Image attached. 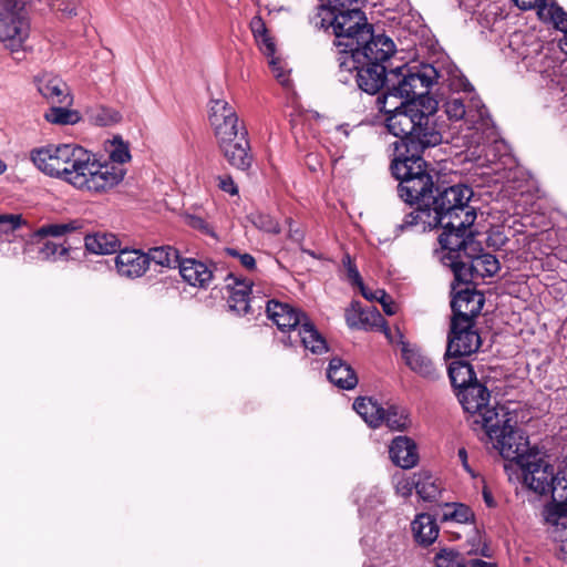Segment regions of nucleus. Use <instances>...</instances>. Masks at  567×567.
<instances>
[{
	"label": "nucleus",
	"instance_id": "obj_3",
	"mask_svg": "<svg viewBox=\"0 0 567 567\" xmlns=\"http://www.w3.org/2000/svg\"><path fill=\"white\" fill-rule=\"evenodd\" d=\"M484 420V432L493 447L508 461L517 464L526 458L536 447L529 446L528 436L517 427L518 417L515 411L501 409V412L488 411Z\"/></svg>",
	"mask_w": 567,
	"mask_h": 567
},
{
	"label": "nucleus",
	"instance_id": "obj_50",
	"mask_svg": "<svg viewBox=\"0 0 567 567\" xmlns=\"http://www.w3.org/2000/svg\"><path fill=\"white\" fill-rule=\"evenodd\" d=\"M68 254V249L59 244L53 241H47L39 250V256L44 260H54L58 257H63Z\"/></svg>",
	"mask_w": 567,
	"mask_h": 567
},
{
	"label": "nucleus",
	"instance_id": "obj_59",
	"mask_svg": "<svg viewBox=\"0 0 567 567\" xmlns=\"http://www.w3.org/2000/svg\"><path fill=\"white\" fill-rule=\"evenodd\" d=\"M379 302L381 303L383 311L388 316H393L396 313L398 305L392 300V298L386 292L385 297L382 298Z\"/></svg>",
	"mask_w": 567,
	"mask_h": 567
},
{
	"label": "nucleus",
	"instance_id": "obj_20",
	"mask_svg": "<svg viewBox=\"0 0 567 567\" xmlns=\"http://www.w3.org/2000/svg\"><path fill=\"white\" fill-rule=\"evenodd\" d=\"M385 334L391 343L396 342L400 346L401 357L413 372L430 380L439 377V371L432 360L417 346L406 342L399 330L396 331L398 341L391 337L388 330H385Z\"/></svg>",
	"mask_w": 567,
	"mask_h": 567
},
{
	"label": "nucleus",
	"instance_id": "obj_56",
	"mask_svg": "<svg viewBox=\"0 0 567 567\" xmlns=\"http://www.w3.org/2000/svg\"><path fill=\"white\" fill-rule=\"evenodd\" d=\"M260 50L264 52L267 56H274L276 47L275 42L269 35V33L266 34V37H259V40H256Z\"/></svg>",
	"mask_w": 567,
	"mask_h": 567
},
{
	"label": "nucleus",
	"instance_id": "obj_57",
	"mask_svg": "<svg viewBox=\"0 0 567 567\" xmlns=\"http://www.w3.org/2000/svg\"><path fill=\"white\" fill-rule=\"evenodd\" d=\"M218 187L223 192H225L231 196L238 194V187L230 176H224V177L219 176L218 177Z\"/></svg>",
	"mask_w": 567,
	"mask_h": 567
},
{
	"label": "nucleus",
	"instance_id": "obj_35",
	"mask_svg": "<svg viewBox=\"0 0 567 567\" xmlns=\"http://www.w3.org/2000/svg\"><path fill=\"white\" fill-rule=\"evenodd\" d=\"M417 495L425 502H435L442 493V483L427 471H421L416 475Z\"/></svg>",
	"mask_w": 567,
	"mask_h": 567
},
{
	"label": "nucleus",
	"instance_id": "obj_21",
	"mask_svg": "<svg viewBox=\"0 0 567 567\" xmlns=\"http://www.w3.org/2000/svg\"><path fill=\"white\" fill-rule=\"evenodd\" d=\"M68 144L47 145L31 151L30 158L35 167L43 174L59 178L62 169V163L66 157Z\"/></svg>",
	"mask_w": 567,
	"mask_h": 567
},
{
	"label": "nucleus",
	"instance_id": "obj_41",
	"mask_svg": "<svg viewBox=\"0 0 567 567\" xmlns=\"http://www.w3.org/2000/svg\"><path fill=\"white\" fill-rule=\"evenodd\" d=\"M66 106L68 105L50 107L45 112L44 118L52 124L59 125H69L78 123L80 121L79 112L70 110Z\"/></svg>",
	"mask_w": 567,
	"mask_h": 567
},
{
	"label": "nucleus",
	"instance_id": "obj_23",
	"mask_svg": "<svg viewBox=\"0 0 567 567\" xmlns=\"http://www.w3.org/2000/svg\"><path fill=\"white\" fill-rule=\"evenodd\" d=\"M247 134V130L243 128L240 136L218 144L226 161L233 167L241 171L250 168L254 161Z\"/></svg>",
	"mask_w": 567,
	"mask_h": 567
},
{
	"label": "nucleus",
	"instance_id": "obj_51",
	"mask_svg": "<svg viewBox=\"0 0 567 567\" xmlns=\"http://www.w3.org/2000/svg\"><path fill=\"white\" fill-rule=\"evenodd\" d=\"M342 265L346 269L347 279L351 285L359 287L363 284L362 277L349 254L343 256Z\"/></svg>",
	"mask_w": 567,
	"mask_h": 567
},
{
	"label": "nucleus",
	"instance_id": "obj_1",
	"mask_svg": "<svg viewBox=\"0 0 567 567\" xmlns=\"http://www.w3.org/2000/svg\"><path fill=\"white\" fill-rule=\"evenodd\" d=\"M440 245L447 254L443 256L445 265L451 267L458 284H472L492 277L499 270L497 258L482 252L481 243L475 240L473 230L465 235L447 234L439 237Z\"/></svg>",
	"mask_w": 567,
	"mask_h": 567
},
{
	"label": "nucleus",
	"instance_id": "obj_6",
	"mask_svg": "<svg viewBox=\"0 0 567 567\" xmlns=\"http://www.w3.org/2000/svg\"><path fill=\"white\" fill-rule=\"evenodd\" d=\"M437 79L439 72L431 64L403 65L390 72L388 95L427 104V93Z\"/></svg>",
	"mask_w": 567,
	"mask_h": 567
},
{
	"label": "nucleus",
	"instance_id": "obj_45",
	"mask_svg": "<svg viewBox=\"0 0 567 567\" xmlns=\"http://www.w3.org/2000/svg\"><path fill=\"white\" fill-rule=\"evenodd\" d=\"M547 13L554 23L555 28L564 32V38L560 40L561 50H567V12L563 8L551 4L547 9Z\"/></svg>",
	"mask_w": 567,
	"mask_h": 567
},
{
	"label": "nucleus",
	"instance_id": "obj_60",
	"mask_svg": "<svg viewBox=\"0 0 567 567\" xmlns=\"http://www.w3.org/2000/svg\"><path fill=\"white\" fill-rule=\"evenodd\" d=\"M269 64H270L271 71L275 74V76L282 84H285L288 81V76H287L286 72L282 70V68L280 65V62L278 60H276V59H271Z\"/></svg>",
	"mask_w": 567,
	"mask_h": 567
},
{
	"label": "nucleus",
	"instance_id": "obj_10",
	"mask_svg": "<svg viewBox=\"0 0 567 567\" xmlns=\"http://www.w3.org/2000/svg\"><path fill=\"white\" fill-rule=\"evenodd\" d=\"M518 465L523 471L524 482L538 494L551 492L555 495L561 482H566L565 478L555 475L554 466L548 463L546 455L538 449L523 458Z\"/></svg>",
	"mask_w": 567,
	"mask_h": 567
},
{
	"label": "nucleus",
	"instance_id": "obj_28",
	"mask_svg": "<svg viewBox=\"0 0 567 567\" xmlns=\"http://www.w3.org/2000/svg\"><path fill=\"white\" fill-rule=\"evenodd\" d=\"M178 268L182 278L193 287L205 289L214 278L210 267L193 258L182 260Z\"/></svg>",
	"mask_w": 567,
	"mask_h": 567
},
{
	"label": "nucleus",
	"instance_id": "obj_2",
	"mask_svg": "<svg viewBox=\"0 0 567 567\" xmlns=\"http://www.w3.org/2000/svg\"><path fill=\"white\" fill-rule=\"evenodd\" d=\"M59 179L74 188L91 194H104L117 186L125 171L110 163L95 159L90 152L76 144H68Z\"/></svg>",
	"mask_w": 567,
	"mask_h": 567
},
{
	"label": "nucleus",
	"instance_id": "obj_25",
	"mask_svg": "<svg viewBox=\"0 0 567 567\" xmlns=\"http://www.w3.org/2000/svg\"><path fill=\"white\" fill-rule=\"evenodd\" d=\"M114 261L117 274L128 279L140 278L148 269V258L138 249H120Z\"/></svg>",
	"mask_w": 567,
	"mask_h": 567
},
{
	"label": "nucleus",
	"instance_id": "obj_49",
	"mask_svg": "<svg viewBox=\"0 0 567 567\" xmlns=\"http://www.w3.org/2000/svg\"><path fill=\"white\" fill-rule=\"evenodd\" d=\"M226 255L238 259L239 265L247 271H256L257 270V264L256 259L252 255L248 252L240 251L236 248H226L225 249Z\"/></svg>",
	"mask_w": 567,
	"mask_h": 567
},
{
	"label": "nucleus",
	"instance_id": "obj_24",
	"mask_svg": "<svg viewBox=\"0 0 567 567\" xmlns=\"http://www.w3.org/2000/svg\"><path fill=\"white\" fill-rule=\"evenodd\" d=\"M266 312L268 318L282 332H292L301 324L307 316L293 308L289 303L280 302L274 299L266 301Z\"/></svg>",
	"mask_w": 567,
	"mask_h": 567
},
{
	"label": "nucleus",
	"instance_id": "obj_4",
	"mask_svg": "<svg viewBox=\"0 0 567 567\" xmlns=\"http://www.w3.org/2000/svg\"><path fill=\"white\" fill-rule=\"evenodd\" d=\"M436 194L433 195L430 203L435 212L440 214V220L444 231L440 236L447 234L465 235L472 230V226L477 217L476 210L470 205L473 195L471 188L465 185H453L449 187H435Z\"/></svg>",
	"mask_w": 567,
	"mask_h": 567
},
{
	"label": "nucleus",
	"instance_id": "obj_26",
	"mask_svg": "<svg viewBox=\"0 0 567 567\" xmlns=\"http://www.w3.org/2000/svg\"><path fill=\"white\" fill-rule=\"evenodd\" d=\"M38 91L52 104L71 105L72 96L66 83L56 75L42 74L37 78Z\"/></svg>",
	"mask_w": 567,
	"mask_h": 567
},
{
	"label": "nucleus",
	"instance_id": "obj_14",
	"mask_svg": "<svg viewBox=\"0 0 567 567\" xmlns=\"http://www.w3.org/2000/svg\"><path fill=\"white\" fill-rule=\"evenodd\" d=\"M451 289L452 319L474 322V319L481 313L484 306V295L474 287H471V284H458L455 279L451 285Z\"/></svg>",
	"mask_w": 567,
	"mask_h": 567
},
{
	"label": "nucleus",
	"instance_id": "obj_15",
	"mask_svg": "<svg viewBox=\"0 0 567 567\" xmlns=\"http://www.w3.org/2000/svg\"><path fill=\"white\" fill-rule=\"evenodd\" d=\"M482 344L475 330V323L466 320L452 319L449 333L446 357H464L476 352Z\"/></svg>",
	"mask_w": 567,
	"mask_h": 567
},
{
	"label": "nucleus",
	"instance_id": "obj_30",
	"mask_svg": "<svg viewBox=\"0 0 567 567\" xmlns=\"http://www.w3.org/2000/svg\"><path fill=\"white\" fill-rule=\"evenodd\" d=\"M327 377L331 383L343 390H352L358 384L355 371L340 358H332L330 360Z\"/></svg>",
	"mask_w": 567,
	"mask_h": 567
},
{
	"label": "nucleus",
	"instance_id": "obj_55",
	"mask_svg": "<svg viewBox=\"0 0 567 567\" xmlns=\"http://www.w3.org/2000/svg\"><path fill=\"white\" fill-rule=\"evenodd\" d=\"M250 29L256 40H259V37H266L268 33V29L260 17H254L251 19Z\"/></svg>",
	"mask_w": 567,
	"mask_h": 567
},
{
	"label": "nucleus",
	"instance_id": "obj_63",
	"mask_svg": "<svg viewBox=\"0 0 567 567\" xmlns=\"http://www.w3.org/2000/svg\"><path fill=\"white\" fill-rule=\"evenodd\" d=\"M457 456H458L460 461L462 462L463 467L467 472H471V468H470V465H468V462H467V452H466V450L464 447L458 450Z\"/></svg>",
	"mask_w": 567,
	"mask_h": 567
},
{
	"label": "nucleus",
	"instance_id": "obj_64",
	"mask_svg": "<svg viewBox=\"0 0 567 567\" xmlns=\"http://www.w3.org/2000/svg\"><path fill=\"white\" fill-rule=\"evenodd\" d=\"M471 567H496V564L484 561L482 559H472L468 561Z\"/></svg>",
	"mask_w": 567,
	"mask_h": 567
},
{
	"label": "nucleus",
	"instance_id": "obj_31",
	"mask_svg": "<svg viewBox=\"0 0 567 567\" xmlns=\"http://www.w3.org/2000/svg\"><path fill=\"white\" fill-rule=\"evenodd\" d=\"M85 248L97 255H109L120 251L121 241L113 233L97 231L86 235L84 238Z\"/></svg>",
	"mask_w": 567,
	"mask_h": 567
},
{
	"label": "nucleus",
	"instance_id": "obj_38",
	"mask_svg": "<svg viewBox=\"0 0 567 567\" xmlns=\"http://www.w3.org/2000/svg\"><path fill=\"white\" fill-rule=\"evenodd\" d=\"M145 255L148 258V264L153 261L156 265L166 268L179 267L182 261L177 249L172 246L154 247L151 248Z\"/></svg>",
	"mask_w": 567,
	"mask_h": 567
},
{
	"label": "nucleus",
	"instance_id": "obj_13",
	"mask_svg": "<svg viewBox=\"0 0 567 567\" xmlns=\"http://www.w3.org/2000/svg\"><path fill=\"white\" fill-rule=\"evenodd\" d=\"M208 118L218 144L240 136L245 128L239 125L235 109L221 99L210 101Z\"/></svg>",
	"mask_w": 567,
	"mask_h": 567
},
{
	"label": "nucleus",
	"instance_id": "obj_22",
	"mask_svg": "<svg viewBox=\"0 0 567 567\" xmlns=\"http://www.w3.org/2000/svg\"><path fill=\"white\" fill-rule=\"evenodd\" d=\"M417 207L405 214L402 223L399 225L400 230H412L416 233H425L437 226H442L440 214L435 212L432 203H416Z\"/></svg>",
	"mask_w": 567,
	"mask_h": 567
},
{
	"label": "nucleus",
	"instance_id": "obj_18",
	"mask_svg": "<svg viewBox=\"0 0 567 567\" xmlns=\"http://www.w3.org/2000/svg\"><path fill=\"white\" fill-rule=\"evenodd\" d=\"M444 109L450 120H463L468 128L480 130L488 126L487 110L480 100L473 99L468 105H465L461 97H450L444 103Z\"/></svg>",
	"mask_w": 567,
	"mask_h": 567
},
{
	"label": "nucleus",
	"instance_id": "obj_40",
	"mask_svg": "<svg viewBox=\"0 0 567 567\" xmlns=\"http://www.w3.org/2000/svg\"><path fill=\"white\" fill-rule=\"evenodd\" d=\"M82 227L81 221L72 220L61 224H47L38 228L34 233L35 237H62L66 234L73 233Z\"/></svg>",
	"mask_w": 567,
	"mask_h": 567
},
{
	"label": "nucleus",
	"instance_id": "obj_16",
	"mask_svg": "<svg viewBox=\"0 0 567 567\" xmlns=\"http://www.w3.org/2000/svg\"><path fill=\"white\" fill-rule=\"evenodd\" d=\"M457 398L465 412L471 414L472 423L484 427V417L488 411L501 412V409H507L504 405L489 406L491 393L486 386L474 382L457 392Z\"/></svg>",
	"mask_w": 567,
	"mask_h": 567
},
{
	"label": "nucleus",
	"instance_id": "obj_9",
	"mask_svg": "<svg viewBox=\"0 0 567 567\" xmlns=\"http://www.w3.org/2000/svg\"><path fill=\"white\" fill-rule=\"evenodd\" d=\"M437 102L427 99V104H422L408 142L403 143L409 155L421 153L429 147L442 142L441 126L437 123Z\"/></svg>",
	"mask_w": 567,
	"mask_h": 567
},
{
	"label": "nucleus",
	"instance_id": "obj_11",
	"mask_svg": "<svg viewBox=\"0 0 567 567\" xmlns=\"http://www.w3.org/2000/svg\"><path fill=\"white\" fill-rule=\"evenodd\" d=\"M369 35L351 52H344L341 56H337L338 63L343 66H354L360 62L383 64L394 54L395 44L391 38L385 34L375 35L372 29L369 31Z\"/></svg>",
	"mask_w": 567,
	"mask_h": 567
},
{
	"label": "nucleus",
	"instance_id": "obj_43",
	"mask_svg": "<svg viewBox=\"0 0 567 567\" xmlns=\"http://www.w3.org/2000/svg\"><path fill=\"white\" fill-rule=\"evenodd\" d=\"M442 518L443 520H454L465 524L474 519V513L464 504H446Z\"/></svg>",
	"mask_w": 567,
	"mask_h": 567
},
{
	"label": "nucleus",
	"instance_id": "obj_37",
	"mask_svg": "<svg viewBox=\"0 0 567 567\" xmlns=\"http://www.w3.org/2000/svg\"><path fill=\"white\" fill-rule=\"evenodd\" d=\"M553 497V502L546 504L543 509L544 520L556 528L560 525L565 527L567 522V495H559V497H564L560 502H556L555 495Z\"/></svg>",
	"mask_w": 567,
	"mask_h": 567
},
{
	"label": "nucleus",
	"instance_id": "obj_8",
	"mask_svg": "<svg viewBox=\"0 0 567 567\" xmlns=\"http://www.w3.org/2000/svg\"><path fill=\"white\" fill-rule=\"evenodd\" d=\"M30 22L22 0H0V43L10 52L24 49Z\"/></svg>",
	"mask_w": 567,
	"mask_h": 567
},
{
	"label": "nucleus",
	"instance_id": "obj_46",
	"mask_svg": "<svg viewBox=\"0 0 567 567\" xmlns=\"http://www.w3.org/2000/svg\"><path fill=\"white\" fill-rule=\"evenodd\" d=\"M417 473L413 474V476H406L404 474H398L394 476V487L399 495L403 497H409L412 495L413 489L416 491L417 486Z\"/></svg>",
	"mask_w": 567,
	"mask_h": 567
},
{
	"label": "nucleus",
	"instance_id": "obj_32",
	"mask_svg": "<svg viewBox=\"0 0 567 567\" xmlns=\"http://www.w3.org/2000/svg\"><path fill=\"white\" fill-rule=\"evenodd\" d=\"M412 532L415 540L424 546L431 545L439 536V526L430 514H419L412 522Z\"/></svg>",
	"mask_w": 567,
	"mask_h": 567
},
{
	"label": "nucleus",
	"instance_id": "obj_53",
	"mask_svg": "<svg viewBox=\"0 0 567 567\" xmlns=\"http://www.w3.org/2000/svg\"><path fill=\"white\" fill-rule=\"evenodd\" d=\"M254 223L258 228H260L267 233H271V234L280 233L279 224L267 215H258L256 217V219L254 220Z\"/></svg>",
	"mask_w": 567,
	"mask_h": 567
},
{
	"label": "nucleus",
	"instance_id": "obj_47",
	"mask_svg": "<svg viewBox=\"0 0 567 567\" xmlns=\"http://www.w3.org/2000/svg\"><path fill=\"white\" fill-rule=\"evenodd\" d=\"M27 220L21 214H0V231L4 234L13 233L14 230L27 226Z\"/></svg>",
	"mask_w": 567,
	"mask_h": 567
},
{
	"label": "nucleus",
	"instance_id": "obj_44",
	"mask_svg": "<svg viewBox=\"0 0 567 567\" xmlns=\"http://www.w3.org/2000/svg\"><path fill=\"white\" fill-rule=\"evenodd\" d=\"M435 567H467L464 557L453 549L443 548L435 554Z\"/></svg>",
	"mask_w": 567,
	"mask_h": 567
},
{
	"label": "nucleus",
	"instance_id": "obj_39",
	"mask_svg": "<svg viewBox=\"0 0 567 567\" xmlns=\"http://www.w3.org/2000/svg\"><path fill=\"white\" fill-rule=\"evenodd\" d=\"M411 421L404 408L390 405L383 410L382 424H385L392 431H404L409 427Z\"/></svg>",
	"mask_w": 567,
	"mask_h": 567
},
{
	"label": "nucleus",
	"instance_id": "obj_29",
	"mask_svg": "<svg viewBox=\"0 0 567 567\" xmlns=\"http://www.w3.org/2000/svg\"><path fill=\"white\" fill-rule=\"evenodd\" d=\"M390 458L401 468H412L417 464L419 454L415 443L408 436H396L389 450Z\"/></svg>",
	"mask_w": 567,
	"mask_h": 567
},
{
	"label": "nucleus",
	"instance_id": "obj_7",
	"mask_svg": "<svg viewBox=\"0 0 567 567\" xmlns=\"http://www.w3.org/2000/svg\"><path fill=\"white\" fill-rule=\"evenodd\" d=\"M333 8L331 28L336 35L334 44L340 49L338 56H341L344 52H351L352 49L368 39L372 27L367 22L360 6Z\"/></svg>",
	"mask_w": 567,
	"mask_h": 567
},
{
	"label": "nucleus",
	"instance_id": "obj_36",
	"mask_svg": "<svg viewBox=\"0 0 567 567\" xmlns=\"http://www.w3.org/2000/svg\"><path fill=\"white\" fill-rule=\"evenodd\" d=\"M447 372L452 385L455 389H458V391L474 382H477L473 368L467 362L458 360L453 361L449 364Z\"/></svg>",
	"mask_w": 567,
	"mask_h": 567
},
{
	"label": "nucleus",
	"instance_id": "obj_12",
	"mask_svg": "<svg viewBox=\"0 0 567 567\" xmlns=\"http://www.w3.org/2000/svg\"><path fill=\"white\" fill-rule=\"evenodd\" d=\"M339 73L341 82H349L351 75L358 87L370 95L377 94L389 78H386L385 66L379 63L360 62L354 66H343L339 64Z\"/></svg>",
	"mask_w": 567,
	"mask_h": 567
},
{
	"label": "nucleus",
	"instance_id": "obj_34",
	"mask_svg": "<svg viewBox=\"0 0 567 567\" xmlns=\"http://www.w3.org/2000/svg\"><path fill=\"white\" fill-rule=\"evenodd\" d=\"M355 412L372 427L382 425V413L384 408L371 398H358L353 402Z\"/></svg>",
	"mask_w": 567,
	"mask_h": 567
},
{
	"label": "nucleus",
	"instance_id": "obj_19",
	"mask_svg": "<svg viewBox=\"0 0 567 567\" xmlns=\"http://www.w3.org/2000/svg\"><path fill=\"white\" fill-rule=\"evenodd\" d=\"M421 105V102H402L393 111H388L390 115L386 117V127L391 134L400 137V141L394 143L396 150L400 146L403 147V143L409 141Z\"/></svg>",
	"mask_w": 567,
	"mask_h": 567
},
{
	"label": "nucleus",
	"instance_id": "obj_33",
	"mask_svg": "<svg viewBox=\"0 0 567 567\" xmlns=\"http://www.w3.org/2000/svg\"><path fill=\"white\" fill-rule=\"evenodd\" d=\"M302 346L312 353L321 354L328 351L324 338L318 332L313 323L308 317L301 322L296 330Z\"/></svg>",
	"mask_w": 567,
	"mask_h": 567
},
{
	"label": "nucleus",
	"instance_id": "obj_61",
	"mask_svg": "<svg viewBox=\"0 0 567 567\" xmlns=\"http://www.w3.org/2000/svg\"><path fill=\"white\" fill-rule=\"evenodd\" d=\"M517 7L523 10H529L536 7L545 6L546 0H514Z\"/></svg>",
	"mask_w": 567,
	"mask_h": 567
},
{
	"label": "nucleus",
	"instance_id": "obj_48",
	"mask_svg": "<svg viewBox=\"0 0 567 567\" xmlns=\"http://www.w3.org/2000/svg\"><path fill=\"white\" fill-rule=\"evenodd\" d=\"M52 12L60 14L61 18H71L75 16L76 7L71 0H43Z\"/></svg>",
	"mask_w": 567,
	"mask_h": 567
},
{
	"label": "nucleus",
	"instance_id": "obj_42",
	"mask_svg": "<svg viewBox=\"0 0 567 567\" xmlns=\"http://www.w3.org/2000/svg\"><path fill=\"white\" fill-rule=\"evenodd\" d=\"M109 157L110 164L122 168L120 165L127 163L131 159V154L128 150V145L122 141L121 137L115 136L113 140L109 142V146L105 147Z\"/></svg>",
	"mask_w": 567,
	"mask_h": 567
},
{
	"label": "nucleus",
	"instance_id": "obj_5",
	"mask_svg": "<svg viewBox=\"0 0 567 567\" xmlns=\"http://www.w3.org/2000/svg\"><path fill=\"white\" fill-rule=\"evenodd\" d=\"M426 167V162L417 154L401 155L392 161V174L400 182L398 193L405 203L431 202L434 183Z\"/></svg>",
	"mask_w": 567,
	"mask_h": 567
},
{
	"label": "nucleus",
	"instance_id": "obj_62",
	"mask_svg": "<svg viewBox=\"0 0 567 567\" xmlns=\"http://www.w3.org/2000/svg\"><path fill=\"white\" fill-rule=\"evenodd\" d=\"M333 3V7H351L353 4L361 6L365 0H330Z\"/></svg>",
	"mask_w": 567,
	"mask_h": 567
},
{
	"label": "nucleus",
	"instance_id": "obj_54",
	"mask_svg": "<svg viewBox=\"0 0 567 567\" xmlns=\"http://www.w3.org/2000/svg\"><path fill=\"white\" fill-rule=\"evenodd\" d=\"M120 118L121 115L118 112L105 107H102L99 115L96 116V121L104 126L116 123L120 121Z\"/></svg>",
	"mask_w": 567,
	"mask_h": 567
},
{
	"label": "nucleus",
	"instance_id": "obj_27",
	"mask_svg": "<svg viewBox=\"0 0 567 567\" xmlns=\"http://www.w3.org/2000/svg\"><path fill=\"white\" fill-rule=\"evenodd\" d=\"M346 320L350 328L371 330L383 326V317L375 307L361 308L353 302L346 312Z\"/></svg>",
	"mask_w": 567,
	"mask_h": 567
},
{
	"label": "nucleus",
	"instance_id": "obj_17",
	"mask_svg": "<svg viewBox=\"0 0 567 567\" xmlns=\"http://www.w3.org/2000/svg\"><path fill=\"white\" fill-rule=\"evenodd\" d=\"M226 288L228 290L227 305L229 309L238 316H245L255 311L259 284L249 282L248 279H240L234 274L226 277Z\"/></svg>",
	"mask_w": 567,
	"mask_h": 567
},
{
	"label": "nucleus",
	"instance_id": "obj_58",
	"mask_svg": "<svg viewBox=\"0 0 567 567\" xmlns=\"http://www.w3.org/2000/svg\"><path fill=\"white\" fill-rule=\"evenodd\" d=\"M359 288L361 290L362 296L370 301H380L382 298L385 297V291L383 289L370 290L363 284L360 285Z\"/></svg>",
	"mask_w": 567,
	"mask_h": 567
},
{
	"label": "nucleus",
	"instance_id": "obj_52",
	"mask_svg": "<svg viewBox=\"0 0 567 567\" xmlns=\"http://www.w3.org/2000/svg\"><path fill=\"white\" fill-rule=\"evenodd\" d=\"M248 281L259 284V292H255V296L257 297V302L255 303V307L260 309L262 307L260 302L265 298H268L272 295V290H274L272 285L270 282H268L267 280H262L260 278H255L251 280L248 279Z\"/></svg>",
	"mask_w": 567,
	"mask_h": 567
}]
</instances>
